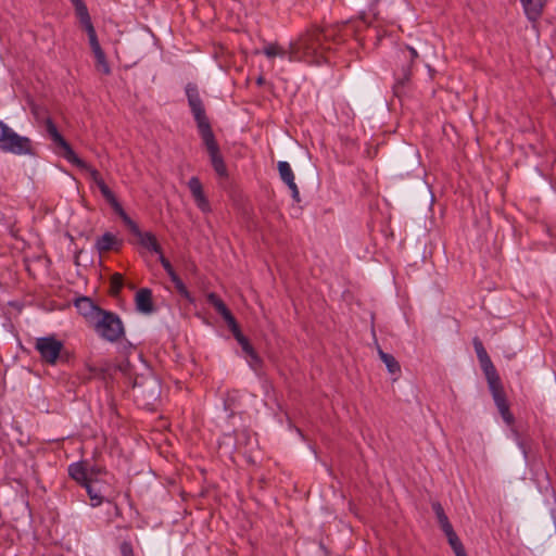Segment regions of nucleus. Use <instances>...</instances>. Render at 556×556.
I'll list each match as a JSON object with an SVG mask.
<instances>
[{
	"instance_id": "obj_25",
	"label": "nucleus",
	"mask_w": 556,
	"mask_h": 556,
	"mask_svg": "<svg viewBox=\"0 0 556 556\" xmlns=\"http://www.w3.org/2000/svg\"><path fill=\"white\" fill-rule=\"evenodd\" d=\"M123 285H124V278H123L122 274H119V273L113 274L110 278V293L112 295H117L121 292Z\"/></svg>"
},
{
	"instance_id": "obj_21",
	"label": "nucleus",
	"mask_w": 556,
	"mask_h": 556,
	"mask_svg": "<svg viewBox=\"0 0 556 556\" xmlns=\"http://www.w3.org/2000/svg\"><path fill=\"white\" fill-rule=\"evenodd\" d=\"M323 40L326 45L330 46V42L336 45L344 41V37L342 35V30L340 26L332 25L320 29Z\"/></svg>"
},
{
	"instance_id": "obj_16",
	"label": "nucleus",
	"mask_w": 556,
	"mask_h": 556,
	"mask_svg": "<svg viewBox=\"0 0 556 556\" xmlns=\"http://www.w3.org/2000/svg\"><path fill=\"white\" fill-rule=\"evenodd\" d=\"M101 473V469L87 470L83 463H74L68 467V475L71 478L83 486H86L87 482H89V480H91L94 476H100Z\"/></svg>"
},
{
	"instance_id": "obj_17",
	"label": "nucleus",
	"mask_w": 556,
	"mask_h": 556,
	"mask_svg": "<svg viewBox=\"0 0 556 556\" xmlns=\"http://www.w3.org/2000/svg\"><path fill=\"white\" fill-rule=\"evenodd\" d=\"M529 21L536 23L544 11L547 0H520Z\"/></svg>"
},
{
	"instance_id": "obj_2",
	"label": "nucleus",
	"mask_w": 556,
	"mask_h": 556,
	"mask_svg": "<svg viewBox=\"0 0 556 556\" xmlns=\"http://www.w3.org/2000/svg\"><path fill=\"white\" fill-rule=\"evenodd\" d=\"M46 130L51 138V140L58 146L60 149L63 150L62 156L66 159L70 163L76 165L77 167L85 169L89 173L90 178L92 181L98 186L100 189L101 194L103 198L110 203L112 208L115 213L122 211L123 206L117 201L115 194L113 191L108 187L105 181L103 180L100 172L90 165H88L85 161L79 159L74 150L72 149L71 144L64 139V137L59 132L55 124L50 117H47L45 121Z\"/></svg>"
},
{
	"instance_id": "obj_3",
	"label": "nucleus",
	"mask_w": 556,
	"mask_h": 556,
	"mask_svg": "<svg viewBox=\"0 0 556 556\" xmlns=\"http://www.w3.org/2000/svg\"><path fill=\"white\" fill-rule=\"evenodd\" d=\"M331 47L323 40L319 28H313L290 45V61H305L320 64L326 60V51Z\"/></svg>"
},
{
	"instance_id": "obj_11",
	"label": "nucleus",
	"mask_w": 556,
	"mask_h": 556,
	"mask_svg": "<svg viewBox=\"0 0 556 556\" xmlns=\"http://www.w3.org/2000/svg\"><path fill=\"white\" fill-rule=\"evenodd\" d=\"M488 384L502 418L507 425H514L515 418L510 413L509 404L507 402L501 379L489 382Z\"/></svg>"
},
{
	"instance_id": "obj_34",
	"label": "nucleus",
	"mask_w": 556,
	"mask_h": 556,
	"mask_svg": "<svg viewBox=\"0 0 556 556\" xmlns=\"http://www.w3.org/2000/svg\"><path fill=\"white\" fill-rule=\"evenodd\" d=\"M440 527L443 530V532L445 533L446 538L454 536V534H456V532L454 531L453 526H452V523L450 522L448 519H446L445 521L441 522Z\"/></svg>"
},
{
	"instance_id": "obj_29",
	"label": "nucleus",
	"mask_w": 556,
	"mask_h": 556,
	"mask_svg": "<svg viewBox=\"0 0 556 556\" xmlns=\"http://www.w3.org/2000/svg\"><path fill=\"white\" fill-rule=\"evenodd\" d=\"M76 15L79 18L81 25H85L91 22V17L89 15L87 5L85 3H79V8L75 9Z\"/></svg>"
},
{
	"instance_id": "obj_28",
	"label": "nucleus",
	"mask_w": 556,
	"mask_h": 556,
	"mask_svg": "<svg viewBox=\"0 0 556 556\" xmlns=\"http://www.w3.org/2000/svg\"><path fill=\"white\" fill-rule=\"evenodd\" d=\"M83 26H84L85 30L87 31L91 49L96 48L97 46H100L96 29L92 25V22H89Z\"/></svg>"
},
{
	"instance_id": "obj_27",
	"label": "nucleus",
	"mask_w": 556,
	"mask_h": 556,
	"mask_svg": "<svg viewBox=\"0 0 556 556\" xmlns=\"http://www.w3.org/2000/svg\"><path fill=\"white\" fill-rule=\"evenodd\" d=\"M170 280L174 282L176 290L178 291V293L181 296H184L185 299H187L190 302H193V299H192L190 292L188 291V289L185 286V283L182 282V280L178 277V275L176 277L172 278Z\"/></svg>"
},
{
	"instance_id": "obj_14",
	"label": "nucleus",
	"mask_w": 556,
	"mask_h": 556,
	"mask_svg": "<svg viewBox=\"0 0 556 556\" xmlns=\"http://www.w3.org/2000/svg\"><path fill=\"white\" fill-rule=\"evenodd\" d=\"M98 477L99 476H94L85 486L92 506L101 505L109 490V485L105 481L100 480Z\"/></svg>"
},
{
	"instance_id": "obj_31",
	"label": "nucleus",
	"mask_w": 556,
	"mask_h": 556,
	"mask_svg": "<svg viewBox=\"0 0 556 556\" xmlns=\"http://www.w3.org/2000/svg\"><path fill=\"white\" fill-rule=\"evenodd\" d=\"M432 509L438 518L439 523L445 521L447 518L442 505L439 502L432 503Z\"/></svg>"
},
{
	"instance_id": "obj_8",
	"label": "nucleus",
	"mask_w": 556,
	"mask_h": 556,
	"mask_svg": "<svg viewBox=\"0 0 556 556\" xmlns=\"http://www.w3.org/2000/svg\"><path fill=\"white\" fill-rule=\"evenodd\" d=\"M206 299L207 302L227 323L236 340L239 342L240 340L244 339L245 337L242 334L236 318L231 314L230 309L226 306L224 301L214 292L208 293Z\"/></svg>"
},
{
	"instance_id": "obj_13",
	"label": "nucleus",
	"mask_w": 556,
	"mask_h": 556,
	"mask_svg": "<svg viewBox=\"0 0 556 556\" xmlns=\"http://www.w3.org/2000/svg\"><path fill=\"white\" fill-rule=\"evenodd\" d=\"M188 188L198 208L203 213H210L212 211L211 203L204 193L203 185L199 177H191L188 181Z\"/></svg>"
},
{
	"instance_id": "obj_24",
	"label": "nucleus",
	"mask_w": 556,
	"mask_h": 556,
	"mask_svg": "<svg viewBox=\"0 0 556 556\" xmlns=\"http://www.w3.org/2000/svg\"><path fill=\"white\" fill-rule=\"evenodd\" d=\"M378 354L390 374H400L401 366L393 355L383 352L381 349L378 350Z\"/></svg>"
},
{
	"instance_id": "obj_37",
	"label": "nucleus",
	"mask_w": 556,
	"mask_h": 556,
	"mask_svg": "<svg viewBox=\"0 0 556 556\" xmlns=\"http://www.w3.org/2000/svg\"><path fill=\"white\" fill-rule=\"evenodd\" d=\"M407 49L410 53L412 60H416L418 58V52L413 47H407Z\"/></svg>"
},
{
	"instance_id": "obj_6",
	"label": "nucleus",
	"mask_w": 556,
	"mask_h": 556,
	"mask_svg": "<svg viewBox=\"0 0 556 556\" xmlns=\"http://www.w3.org/2000/svg\"><path fill=\"white\" fill-rule=\"evenodd\" d=\"M35 349L42 363L54 366L62 356L64 344L55 336L37 338Z\"/></svg>"
},
{
	"instance_id": "obj_4",
	"label": "nucleus",
	"mask_w": 556,
	"mask_h": 556,
	"mask_svg": "<svg viewBox=\"0 0 556 556\" xmlns=\"http://www.w3.org/2000/svg\"><path fill=\"white\" fill-rule=\"evenodd\" d=\"M92 329L105 341L118 342L125 337V328L119 316L103 309L90 325Z\"/></svg>"
},
{
	"instance_id": "obj_33",
	"label": "nucleus",
	"mask_w": 556,
	"mask_h": 556,
	"mask_svg": "<svg viewBox=\"0 0 556 556\" xmlns=\"http://www.w3.org/2000/svg\"><path fill=\"white\" fill-rule=\"evenodd\" d=\"M119 549L122 556H136L134 547L130 542H123L119 546Z\"/></svg>"
},
{
	"instance_id": "obj_23",
	"label": "nucleus",
	"mask_w": 556,
	"mask_h": 556,
	"mask_svg": "<svg viewBox=\"0 0 556 556\" xmlns=\"http://www.w3.org/2000/svg\"><path fill=\"white\" fill-rule=\"evenodd\" d=\"M94 58H96V67L98 71L102 72L104 75H109L111 73L110 65L106 61L105 53L102 50L101 46H97L91 49Z\"/></svg>"
},
{
	"instance_id": "obj_30",
	"label": "nucleus",
	"mask_w": 556,
	"mask_h": 556,
	"mask_svg": "<svg viewBox=\"0 0 556 556\" xmlns=\"http://www.w3.org/2000/svg\"><path fill=\"white\" fill-rule=\"evenodd\" d=\"M160 256V263L161 265L163 266V268L165 269V271L167 273V275L169 276V278H174L177 276L174 267L172 266L170 262L164 256V254L162 253Z\"/></svg>"
},
{
	"instance_id": "obj_20",
	"label": "nucleus",
	"mask_w": 556,
	"mask_h": 556,
	"mask_svg": "<svg viewBox=\"0 0 556 556\" xmlns=\"http://www.w3.org/2000/svg\"><path fill=\"white\" fill-rule=\"evenodd\" d=\"M136 307L139 312L150 314L153 312L152 292L150 289L142 288L136 293Z\"/></svg>"
},
{
	"instance_id": "obj_19",
	"label": "nucleus",
	"mask_w": 556,
	"mask_h": 556,
	"mask_svg": "<svg viewBox=\"0 0 556 556\" xmlns=\"http://www.w3.org/2000/svg\"><path fill=\"white\" fill-rule=\"evenodd\" d=\"M278 170H279V175H280L281 179L291 189L292 197L295 200H299L300 192H299L296 184L294 182V175H293V172H292L289 163L288 162H283V161L279 162L278 163Z\"/></svg>"
},
{
	"instance_id": "obj_1",
	"label": "nucleus",
	"mask_w": 556,
	"mask_h": 556,
	"mask_svg": "<svg viewBox=\"0 0 556 556\" xmlns=\"http://www.w3.org/2000/svg\"><path fill=\"white\" fill-rule=\"evenodd\" d=\"M188 103L193 114L200 137L210 156L211 164L217 176L228 177V169L220 152L219 144L213 132L208 117L206 116L204 104L200 98L198 88L193 84L186 87Z\"/></svg>"
},
{
	"instance_id": "obj_22",
	"label": "nucleus",
	"mask_w": 556,
	"mask_h": 556,
	"mask_svg": "<svg viewBox=\"0 0 556 556\" xmlns=\"http://www.w3.org/2000/svg\"><path fill=\"white\" fill-rule=\"evenodd\" d=\"M263 53L268 59H274L276 56L283 58V56H287V55L290 58V48L286 49V48H283L281 45L277 43V42H270V43H267L264 47Z\"/></svg>"
},
{
	"instance_id": "obj_10",
	"label": "nucleus",
	"mask_w": 556,
	"mask_h": 556,
	"mask_svg": "<svg viewBox=\"0 0 556 556\" xmlns=\"http://www.w3.org/2000/svg\"><path fill=\"white\" fill-rule=\"evenodd\" d=\"M488 384L502 418L507 425H514L515 418L510 413L509 404L507 402L501 379L489 382Z\"/></svg>"
},
{
	"instance_id": "obj_9",
	"label": "nucleus",
	"mask_w": 556,
	"mask_h": 556,
	"mask_svg": "<svg viewBox=\"0 0 556 556\" xmlns=\"http://www.w3.org/2000/svg\"><path fill=\"white\" fill-rule=\"evenodd\" d=\"M206 299L207 302L227 323L236 340L239 342L240 340L244 339L245 337L242 334L236 318L231 314L230 309L226 306L224 301L214 292L208 293Z\"/></svg>"
},
{
	"instance_id": "obj_35",
	"label": "nucleus",
	"mask_w": 556,
	"mask_h": 556,
	"mask_svg": "<svg viewBox=\"0 0 556 556\" xmlns=\"http://www.w3.org/2000/svg\"><path fill=\"white\" fill-rule=\"evenodd\" d=\"M440 527L443 530V532L445 533L446 538L454 536V534H456V532L454 531L453 526H452V523L450 522L448 519H446L445 521L441 522Z\"/></svg>"
},
{
	"instance_id": "obj_32",
	"label": "nucleus",
	"mask_w": 556,
	"mask_h": 556,
	"mask_svg": "<svg viewBox=\"0 0 556 556\" xmlns=\"http://www.w3.org/2000/svg\"><path fill=\"white\" fill-rule=\"evenodd\" d=\"M249 364L250 366L255 370H260L263 366V361L262 358L260 357V355L257 354V352L255 351L253 354L249 355Z\"/></svg>"
},
{
	"instance_id": "obj_12",
	"label": "nucleus",
	"mask_w": 556,
	"mask_h": 556,
	"mask_svg": "<svg viewBox=\"0 0 556 556\" xmlns=\"http://www.w3.org/2000/svg\"><path fill=\"white\" fill-rule=\"evenodd\" d=\"M472 343H473V348H475L477 357L481 365V368L485 375L488 383L492 382L494 380L501 379L485 348L483 346L482 341L476 337V338H473Z\"/></svg>"
},
{
	"instance_id": "obj_36",
	"label": "nucleus",
	"mask_w": 556,
	"mask_h": 556,
	"mask_svg": "<svg viewBox=\"0 0 556 556\" xmlns=\"http://www.w3.org/2000/svg\"><path fill=\"white\" fill-rule=\"evenodd\" d=\"M238 343L241 345V348L247 356H249L255 352V349L252 346V344L249 342V340L247 338L240 340Z\"/></svg>"
},
{
	"instance_id": "obj_7",
	"label": "nucleus",
	"mask_w": 556,
	"mask_h": 556,
	"mask_svg": "<svg viewBox=\"0 0 556 556\" xmlns=\"http://www.w3.org/2000/svg\"><path fill=\"white\" fill-rule=\"evenodd\" d=\"M116 214L122 218L130 232L137 237L138 243L141 247L159 255L163 253L162 247L159 243L156 237L150 231H141L138 224L127 215L124 208H122V211L117 212Z\"/></svg>"
},
{
	"instance_id": "obj_26",
	"label": "nucleus",
	"mask_w": 556,
	"mask_h": 556,
	"mask_svg": "<svg viewBox=\"0 0 556 556\" xmlns=\"http://www.w3.org/2000/svg\"><path fill=\"white\" fill-rule=\"evenodd\" d=\"M447 540L456 556H467L465 547L457 534H454V536H448Z\"/></svg>"
},
{
	"instance_id": "obj_15",
	"label": "nucleus",
	"mask_w": 556,
	"mask_h": 556,
	"mask_svg": "<svg viewBox=\"0 0 556 556\" xmlns=\"http://www.w3.org/2000/svg\"><path fill=\"white\" fill-rule=\"evenodd\" d=\"M75 306L79 314L91 325L94 319L100 315L103 308L96 305L89 298L83 296L75 301Z\"/></svg>"
},
{
	"instance_id": "obj_18",
	"label": "nucleus",
	"mask_w": 556,
	"mask_h": 556,
	"mask_svg": "<svg viewBox=\"0 0 556 556\" xmlns=\"http://www.w3.org/2000/svg\"><path fill=\"white\" fill-rule=\"evenodd\" d=\"M122 244V240H119L115 235L111 232H105L100 238L97 239L96 249L100 254H104L112 250H119Z\"/></svg>"
},
{
	"instance_id": "obj_5",
	"label": "nucleus",
	"mask_w": 556,
	"mask_h": 556,
	"mask_svg": "<svg viewBox=\"0 0 556 556\" xmlns=\"http://www.w3.org/2000/svg\"><path fill=\"white\" fill-rule=\"evenodd\" d=\"M0 149L18 155L35 154L31 140L17 135L2 122H0Z\"/></svg>"
},
{
	"instance_id": "obj_39",
	"label": "nucleus",
	"mask_w": 556,
	"mask_h": 556,
	"mask_svg": "<svg viewBox=\"0 0 556 556\" xmlns=\"http://www.w3.org/2000/svg\"><path fill=\"white\" fill-rule=\"evenodd\" d=\"M75 9L79 8V3H85L84 0H72Z\"/></svg>"
},
{
	"instance_id": "obj_38",
	"label": "nucleus",
	"mask_w": 556,
	"mask_h": 556,
	"mask_svg": "<svg viewBox=\"0 0 556 556\" xmlns=\"http://www.w3.org/2000/svg\"><path fill=\"white\" fill-rule=\"evenodd\" d=\"M256 84H257L258 86H263V85L265 84V78H264V76H263V75H260V76L257 77V79H256Z\"/></svg>"
}]
</instances>
